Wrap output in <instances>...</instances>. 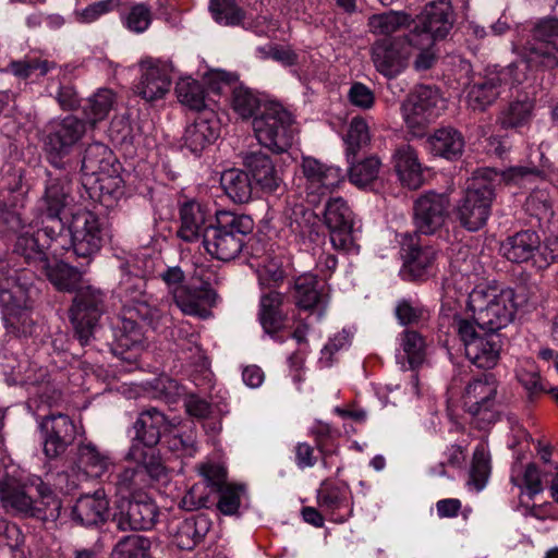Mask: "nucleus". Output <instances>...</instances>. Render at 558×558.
Masks as SVG:
<instances>
[{"label":"nucleus","mask_w":558,"mask_h":558,"mask_svg":"<svg viewBox=\"0 0 558 558\" xmlns=\"http://www.w3.org/2000/svg\"><path fill=\"white\" fill-rule=\"evenodd\" d=\"M86 133V122L73 114L50 121L44 131L43 145L48 162L59 170L70 165V156Z\"/></svg>","instance_id":"423d86ee"},{"label":"nucleus","mask_w":558,"mask_h":558,"mask_svg":"<svg viewBox=\"0 0 558 558\" xmlns=\"http://www.w3.org/2000/svg\"><path fill=\"white\" fill-rule=\"evenodd\" d=\"M251 180L265 193H275L282 185V178L271 158L262 151H251L243 157Z\"/></svg>","instance_id":"cd10ccee"},{"label":"nucleus","mask_w":558,"mask_h":558,"mask_svg":"<svg viewBox=\"0 0 558 558\" xmlns=\"http://www.w3.org/2000/svg\"><path fill=\"white\" fill-rule=\"evenodd\" d=\"M179 101L195 111H205L206 96L203 85L191 77L181 78L175 85Z\"/></svg>","instance_id":"de8ad7c7"},{"label":"nucleus","mask_w":558,"mask_h":558,"mask_svg":"<svg viewBox=\"0 0 558 558\" xmlns=\"http://www.w3.org/2000/svg\"><path fill=\"white\" fill-rule=\"evenodd\" d=\"M541 248V238L537 232L523 230L508 236L500 244L501 254L512 263H524L536 258Z\"/></svg>","instance_id":"72a5a7b5"},{"label":"nucleus","mask_w":558,"mask_h":558,"mask_svg":"<svg viewBox=\"0 0 558 558\" xmlns=\"http://www.w3.org/2000/svg\"><path fill=\"white\" fill-rule=\"evenodd\" d=\"M121 272L116 292L123 305L116 326L114 352L124 354L130 351L133 354L128 359H135L144 343V332L138 320L154 326L159 312L148 303L144 277L132 274L125 265L121 266Z\"/></svg>","instance_id":"f257e3e1"},{"label":"nucleus","mask_w":558,"mask_h":558,"mask_svg":"<svg viewBox=\"0 0 558 558\" xmlns=\"http://www.w3.org/2000/svg\"><path fill=\"white\" fill-rule=\"evenodd\" d=\"M533 109L530 99L512 101L500 112L498 123L505 130L524 126L530 122Z\"/></svg>","instance_id":"3c124183"},{"label":"nucleus","mask_w":558,"mask_h":558,"mask_svg":"<svg viewBox=\"0 0 558 558\" xmlns=\"http://www.w3.org/2000/svg\"><path fill=\"white\" fill-rule=\"evenodd\" d=\"M44 453L48 459L62 456L76 437V427L70 416L62 413L46 415L39 423Z\"/></svg>","instance_id":"4be33fe9"},{"label":"nucleus","mask_w":558,"mask_h":558,"mask_svg":"<svg viewBox=\"0 0 558 558\" xmlns=\"http://www.w3.org/2000/svg\"><path fill=\"white\" fill-rule=\"evenodd\" d=\"M120 4V0H101L89 4L81 11H76L77 21L81 23H92L99 16L110 12Z\"/></svg>","instance_id":"774afa93"},{"label":"nucleus","mask_w":558,"mask_h":558,"mask_svg":"<svg viewBox=\"0 0 558 558\" xmlns=\"http://www.w3.org/2000/svg\"><path fill=\"white\" fill-rule=\"evenodd\" d=\"M356 157H351L348 171L349 180L352 184L364 187L374 182L379 174L381 162L377 156H369L356 161Z\"/></svg>","instance_id":"49530a36"},{"label":"nucleus","mask_w":558,"mask_h":558,"mask_svg":"<svg viewBox=\"0 0 558 558\" xmlns=\"http://www.w3.org/2000/svg\"><path fill=\"white\" fill-rule=\"evenodd\" d=\"M124 26L134 33L145 32L151 23L150 9L144 3L134 4L123 20Z\"/></svg>","instance_id":"e2e57ef3"},{"label":"nucleus","mask_w":558,"mask_h":558,"mask_svg":"<svg viewBox=\"0 0 558 558\" xmlns=\"http://www.w3.org/2000/svg\"><path fill=\"white\" fill-rule=\"evenodd\" d=\"M498 387L499 381L493 373H483L469 380L463 389V408L478 429H486L499 420Z\"/></svg>","instance_id":"6e6552de"},{"label":"nucleus","mask_w":558,"mask_h":558,"mask_svg":"<svg viewBox=\"0 0 558 558\" xmlns=\"http://www.w3.org/2000/svg\"><path fill=\"white\" fill-rule=\"evenodd\" d=\"M40 270L59 291L76 292L82 288L80 286L83 271L65 262L57 260L54 264H50L48 259L47 267H43Z\"/></svg>","instance_id":"79ce46f5"},{"label":"nucleus","mask_w":558,"mask_h":558,"mask_svg":"<svg viewBox=\"0 0 558 558\" xmlns=\"http://www.w3.org/2000/svg\"><path fill=\"white\" fill-rule=\"evenodd\" d=\"M395 314L403 326H418L429 318V312L417 301L402 299L397 303Z\"/></svg>","instance_id":"6e6d98bb"},{"label":"nucleus","mask_w":558,"mask_h":558,"mask_svg":"<svg viewBox=\"0 0 558 558\" xmlns=\"http://www.w3.org/2000/svg\"><path fill=\"white\" fill-rule=\"evenodd\" d=\"M150 539L143 535L123 536L113 547L111 558H149Z\"/></svg>","instance_id":"603ef678"},{"label":"nucleus","mask_w":558,"mask_h":558,"mask_svg":"<svg viewBox=\"0 0 558 558\" xmlns=\"http://www.w3.org/2000/svg\"><path fill=\"white\" fill-rule=\"evenodd\" d=\"M107 310L106 293L93 286L78 289L69 308V316L75 337L82 345L89 343Z\"/></svg>","instance_id":"9d476101"},{"label":"nucleus","mask_w":558,"mask_h":558,"mask_svg":"<svg viewBox=\"0 0 558 558\" xmlns=\"http://www.w3.org/2000/svg\"><path fill=\"white\" fill-rule=\"evenodd\" d=\"M74 463L90 477H101L112 464L108 453L93 442H82L77 446Z\"/></svg>","instance_id":"a19ab883"},{"label":"nucleus","mask_w":558,"mask_h":558,"mask_svg":"<svg viewBox=\"0 0 558 558\" xmlns=\"http://www.w3.org/2000/svg\"><path fill=\"white\" fill-rule=\"evenodd\" d=\"M449 198L445 194L427 192L413 204V223L420 235H433L439 231L448 218Z\"/></svg>","instance_id":"aec40b11"},{"label":"nucleus","mask_w":558,"mask_h":558,"mask_svg":"<svg viewBox=\"0 0 558 558\" xmlns=\"http://www.w3.org/2000/svg\"><path fill=\"white\" fill-rule=\"evenodd\" d=\"M317 215L303 204L287 202L281 214L282 225L300 239L317 235Z\"/></svg>","instance_id":"e433bc0d"},{"label":"nucleus","mask_w":558,"mask_h":558,"mask_svg":"<svg viewBox=\"0 0 558 558\" xmlns=\"http://www.w3.org/2000/svg\"><path fill=\"white\" fill-rule=\"evenodd\" d=\"M156 504L144 495L126 498L121 497L116 505L112 521L120 531L150 530L157 520Z\"/></svg>","instance_id":"a211bd4d"},{"label":"nucleus","mask_w":558,"mask_h":558,"mask_svg":"<svg viewBox=\"0 0 558 558\" xmlns=\"http://www.w3.org/2000/svg\"><path fill=\"white\" fill-rule=\"evenodd\" d=\"M412 17L402 11H388L380 14H373L368 17L367 26L374 35L393 37L392 34L401 28L411 26Z\"/></svg>","instance_id":"c03bdc74"},{"label":"nucleus","mask_w":558,"mask_h":558,"mask_svg":"<svg viewBox=\"0 0 558 558\" xmlns=\"http://www.w3.org/2000/svg\"><path fill=\"white\" fill-rule=\"evenodd\" d=\"M241 486L231 485H227L223 488H221V490H218L220 493V496L217 507L220 510V512H222L226 515H232L238 513L241 504Z\"/></svg>","instance_id":"338daca9"},{"label":"nucleus","mask_w":558,"mask_h":558,"mask_svg":"<svg viewBox=\"0 0 558 558\" xmlns=\"http://www.w3.org/2000/svg\"><path fill=\"white\" fill-rule=\"evenodd\" d=\"M495 185L486 178H474L457 202L454 213L460 225L469 231L483 228L490 215Z\"/></svg>","instance_id":"9b49d317"},{"label":"nucleus","mask_w":558,"mask_h":558,"mask_svg":"<svg viewBox=\"0 0 558 558\" xmlns=\"http://www.w3.org/2000/svg\"><path fill=\"white\" fill-rule=\"evenodd\" d=\"M490 473L489 458L484 447L478 446L474 450L472 464L470 469L469 485L476 490L484 488Z\"/></svg>","instance_id":"13d9d810"},{"label":"nucleus","mask_w":558,"mask_h":558,"mask_svg":"<svg viewBox=\"0 0 558 558\" xmlns=\"http://www.w3.org/2000/svg\"><path fill=\"white\" fill-rule=\"evenodd\" d=\"M159 278L183 314L201 318L209 316L207 306L215 305L217 300V292L209 281H204L199 287H190L180 266H168Z\"/></svg>","instance_id":"39448f33"},{"label":"nucleus","mask_w":558,"mask_h":558,"mask_svg":"<svg viewBox=\"0 0 558 558\" xmlns=\"http://www.w3.org/2000/svg\"><path fill=\"white\" fill-rule=\"evenodd\" d=\"M258 282L263 288L277 287L286 277V271L274 259L259 265L257 269Z\"/></svg>","instance_id":"0e129e2a"},{"label":"nucleus","mask_w":558,"mask_h":558,"mask_svg":"<svg viewBox=\"0 0 558 558\" xmlns=\"http://www.w3.org/2000/svg\"><path fill=\"white\" fill-rule=\"evenodd\" d=\"M125 459L133 462L138 471L146 475L150 483L166 474V466L157 446H143L141 442H132Z\"/></svg>","instance_id":"4c0bfd02"},{"label":"nucleus","mask_w":558,"mask_h":558,"mask_svg":"<svg viewBox=\"0 0 558 558\" xmlns=\"http://www.w3.org/2000/svg\"><path fill=\"white\" fill-rule=\"evenodd\" d=\"M452 327L464 345L465 356L478 368L489 369L497 365L501 351V337L498 332L477 330L465 318L454 317Z\"/></svg>","instance_id":"f8f14e48"},{"label":"nucleus","mask_w":558,"mask_h":558,"mask_svg":"<svg viewBox=\"0 0 558 558\" xmlns=\"http://www.w3.org/2000/svg\"><path fill=\"white\" fill-rule=\"evenodd\" d=\"M167 424L166 415L158 409L151 407L143 410L134 422L135 436L132 442H141L143 446H157Z\"/></svg>","instance_id":"58836bf2"},{"label":"nucleus","mask_w":558,"mask_h":558,"mask_svg":"<svg viewBox=\"0 0 558 558\" xmlns=\"http://www.w3.org/2000/svg\"><path fill=\"white\" fill-rule=\"evenodd\" d=\"M456 22V14L450 0L427 2L422 11L411 21L409 35H425L433 40L445 39Z\"/></svg>","instance_id":"f3484780"},{"label":"nucleus","mask_w":558,"mask_h":558,"mask_svg":"<svg viewBox=\"0 0 558 558\" xmlns=\"http://www.w3.org/2000/svg\"><path fill=\"white\" fill-rule=\"evenodd\" d=\"M110 517V502L105 489L80 496L71 509L72 521L83 527L98 529Z\"/></svg>","instance_id":"393cba45"},{"label":"nucleus","mask_w":558,"mask_h":558,"mask_svg":"<svg viewBox=\"0 0 558 558\" xmlns=\"http://www.w3.org/2000/svg\"><path fill=\"white\" fill-rule=\"evenodd\" d=\"M393 168L404 186L416 190L423 184V170L415 149L400 144L392 155Z\"/></svg>","instance_id":"473e14b6"},{"label":"nucleus","mask_w":558,"mask_h":558,"mask_svg":"<svg viewBox=\"0 0 558 558\" xmlns=\"http://www.w3.org/2000/svg\"><path fill=\"white\" fill-rule=\"evenodd\" d=\"M220 184L235 204H245L252 199L253 183L247 171L235 168L225 170L220 177Z\"/></svg>","instance_id":"37998d69"},{"label":"nucleus","mask_w":558,"mask_h":558,"mask_svg":"<svg viewBox=\"0 0 558 558\" xmlns=\"http://www.w3.org/2000/svg\"><path fill=\"white\" fill-rule=\"evenodd\" d=\"M231 105L233 110L243 119L257 116V112H260L264 106L252 89L242 85L232 88Z\"/></svg>","instance_id":"864d4df0"},{"label":"nucleus","mask_w":558,"mask_h":558,"mask_svg":"<svg viewBox=\"0 0 558 558\" xmlns=\"http://www.w3.org/2000/svg\"><path fill=\"white\" fill-rule=\"evenodd\" d=\"M402 251L405 254V265L413 277L423 276L436 259V250L421 242V235L405 232L401 240Z\"/></svg>","instance_id":"2f4dec72"},{"label":"nucleus","mask_w":558,"mask_h":558,"mask_svg":"<svg viewBox=\"0 0 558 558\" xmlns=\"http://www.w3.org/2000/svg\"><path fill=\"white\" fill-rule=\"evenodd\" d=\"M284 294L270 290L263 293L259 299L258 320L264 331L275 336L284 325L287 314L282 310Z\"/></svg>","instance_id":"ea45409f"},{"label":"nucleus","mask_w":558,"mask_h":558,"mask_svg":"<svg viewBox=\"0 0 558 558\" xmlns=\"http://www.w3.org/2000/svg\"><path fill=\"white\" fill-rule=\"evenodd\" d=\"M441 101L438 90L432 86H417L403 101L401 111L410 129H422L430 123L439 113Z\"/></svg>","instance_id":"412c9836"},{"label":"nucleus","mask_w":558,"mask_h":558,"mask_svg":"<svg viewBox=\"0 0 558 558\" xmlns=\"http://www.w3.org/2000/svg\"><path fill=\"white\" fill-rule=\"evenodd\" d=\"M371 142L369 128L363 118H353L349 124L345 144L347 158L356 157L360 149L367 146Z\"/></svg>","instance_id":"5fc2aeb1"},{"label":"nucleus","mask_w":558,"mask_h":558,"mask_svg":"<svg viewBox=\"0 0 558 558\" xmlns=\"http://www.w3.org/2000/svg\"><path fill=\"white\" fill-rule=\"evenodd\" d=\"M49 231L56 235V251L60 255L72 250L86 264L99 252L105 236L98 216L86 209L74 213L68 228L62 220H53Z\"/></svg>","instance_id":"7ed1b4c3"},{"label":"nucleus","mask_w":558,"mask_h":558,"mask_svg":"<svg viewBox=\"0 0 558 558\" xmlns=\"http://www.w3.org/2000/svg\"><path fill=\"white\" fill-rule=\"evenodd\" d=\"M209 10L214 20L226 26L239 25L244 17L234 0H210Z\"/></svg>","instance_id":"4d7b16f0"},{"label":"nucleus","mask_w":558,"mask_h":558,"mask_svg":"<svg viewBox=\"0 0 558 558\" xmlns=\"http://www.w3.org/2000/svg\"><path fill=\"white\" fill-rule=\"evenodd\" d=\"M52 223H43V228L35 231H25L16 235L13 244V254L22 257L26 264L41 269L47 267L48 255L59 256L56 251V235L49 231Z\"/></svg>","instance_id":"6ab92c4d"},{"label":"nucleus","mask_w":558,"mask_h":558,"mask_svg":"<svg viewBox=\"0 0 558 558\" xmlns=\"http://www.w3.org/2000/svg\"><path fill=\"white\" fill-rule=\"evenodd\" d=\"M210 526V520L206 515L199 514L172 521L169 531L172 542L178 548L192 550L204 539Z\"/></svg>","instance_id":"c756f323"},{"label":"nucleus","mask_w":558,"mask_h":558,"mask_svg":"<svg viewBox=\"0 0 558 558\" xmlns=\"http://www.w3.org/2000/svg\"><path fill=\"white\" fill-rule=\"evenodd\" d=\"M252 125L258 143L270 151L282 154L292 146L293 119L280 104H264L262 111L254 117Z\"/></svg>","instance_id":"0eeeda50"},{"label":"nucleus","mask_w":558,"mask_h":558,"mask_svg":"<svg viewBox=\"0 0 558 558\" xmlns=\"http://www.w3.org/2000/svg\"><path fill=\"white\" fill-rule=\"evenodd\" d=\"M324 222L329 230L333 248L342 252L357 250L354 236V214L342 197H330L326 202Z\"/></svg>","instance_id":"dca6fc26"},{"label":"nucleus","mask_w":558,"mask_h":558,"mask_svg":"<svg viewBox=\"0 0 558 558\" xmlns=\"http://www.w3.org/2000/svg\"><path fill=\"white\" fill-rule=\"evenodd\" d=\"M25 536L20 526L4 519L0 520V546L8 547L12 554L25 551Z\"/></svg>","instance_id":"680f3d73"},{"label":"nucleus","mask_w":558,"mask_h":558,"mask_svg":"<svg viewBox=\"0 0 558 558\" xmlns=\"http://www.w3.org/2000/svg\"><path fill=\"white\" fill-rule=\"evenodd\" d=\"M369 51L376 71L388 80L396 78L405 71L412 58L409 33L378 38Z\"/></svg>","instance_id":"4468645a"},{"label":"nucleus","mask_w":558,"mask_h":558,"mask_svg":"<svg viewBox=\"0 0 558 558\" xmlns=\"http://www.w3.org/2000/svg\"><path fill=\"white\" fill-rule=\"evenodd\" d=\"M500 75L498 76L494 70L487 71L483 76L478 77L470 85L466 101L468 106L473 110L484 111L492 106L500 96L501 86Z\"/></svg>","instance_id":"c9c22d12"},{"label":"nucleus","mask_w":558,"mask_h":558,"mask_svg":"<svg viewBox=\"0 0 558 558\" xmlns=\"http://www.w3.org/2000/svg\"><path fill=\"white\" fill-rule=\"evenodd\" d=\"M71 191L72 182L68 174L52 177L49 173L39 206L44 216L43 223L62 220L60 214L72 201Z\"/></svg>","instance_id":"a878e982"},{"label":"nucleus","mask_w":558,"mask_h":558,"mask_svg":"<svg viewBox=\"0 0 558 558\" xmlns=\"http://www.w3.org/2000/svg\"><path fill=\"white\" fill-rule=\"evenodd\" d=\"M302 172L308 184V196L311 203H316L315 194L322 195L330 192L343 181L342 170L338 167L326 166L313 157H304L302 160Z\"/></svg>","instance_id":"bb28decb"},{"label":"nucleus","mask_w":558,"mask_h":558,"mask_svg":"<svg viewBox=\"0 0 558 558\" xmlns=\"http://www.w3.org/2000/svg\"><path fill=\"white\" fill-rule=\"evenodd\" d=\"M114 102V94L107 88L99 89L83 107L86 124L95 126L97 122L107 118Z\"/></svg>","instance_id":"09e8293b"},{"label":"nucleus","mask_w":558,"mask_h":558,"mask_svg":"<svg viewBox=\"0 0 558 558\" xmlns=\"http://www.w3.org/2000/svg\"><path fill=\"white\" fill-rule=\"evenodd\" d=\"M538 174V170L536 168L531 167H523V166H517V167H510L501 172H497L495 170L487 169L485 170V175L487 180H493V175L500 177V179L506 184H512V185H522L525 182L530 181L532 178L536 177Z\"/></svg>","instance_id":"bf43d9fd"},{"label":"nucleus","mask_w":558,"mask_h":558,"mask_svg":"<svg viewBox=\"0 0 558 558\" xmlns=\"http://www.w3.org/2000/svg\"><path fill=\"white\" fill-rule=\"evenodd\" d=\"M155 389L158 397L167 403H175L185 395V388L178 380L167 376L157 379Z\"/></svg>","instance_id":"69168bd1"},{"label":"nucleus","mask_w":558,"mask_h":558,"mask_svg":"<svg viewBox=\"0 0 558 558\" xmlns=\"http://www.w3.org/2000/svg\"><path fill=\"white\" fill-rule=\"evenodd\" d=\"M113 484L119 494L130 493L149 484L146 475L135 466L125 468L114 476Z\"/></svg>","instance_id":"052dcab7"},{"label":"nucleus","mask_w":558,"mask_h":558,"mask_svg":"<svg viewBox=\"0 0 558 558\" xmlns=\"http://www.w3.org/2000/svg\"><path fill=\"white\" fill-rule=\"evenodd\" d=\"M409 37L410 51H412V54L416 52L413 60V69L416 72L430 70L438 59V52L436 50L437 40H433L425 35H409Z\"/></svg>","instance_id":"a18cd8bd"},{"label":"nucleus","mask_w":558,"mask_h":558,"mask_svg":"<svg viewBox=\"0 0 558 558\" xmlns=\"http://www.w3.org/2000/svg\"><path fill=\"white\" fill-rule=\"evenodd\" d=\"M428 150L437 157L447 160L461 158L465 147L463 134L452 128L444 126L435 130L427 138Z\"/></svg>","instance_id":"f704fd0d"},{"label":"nucleus","mask_w":558,"mask_h":558,"mask_svg":"<svg viewBox=\"0 0 558 558\" xmlns=\"http://www.w3.org/2000/svg\"><path fill=\"white\" fill-rule=\"evenodd\" d=\"M400 348L411 368L420 366L426 355V340L424 336L412 329H405L400 333Z\"/></svg>","instance_id":"8fccbe9b"},{"label":"nucleus","mask_w":558,"mask_h":558,"mask_svg":"<svg viewBox=\"0 0 558 558\" xmlns=\"http://www.w3.org/2000/svg\"><path fill=\"white\" fill-rule=\"evenodd\" d=\"M219 122L213 110H205L198 114L194 122L186 126L184 145L194 155H199L219 136Z\"/></svg>","instance_id":"c85d7f7f"},{"label":"nucleus","mask_w":558,"mask_h":558,"mask_svg":"<svg viewBox=\"0 0 558 558\" xmlns=\"http://www.w3.org/2000/svg\"><path fill=\"white\" fill-rule=\"evenodd\" d=\"M293 303L300 311L308 312L320 320L329 304V294L326 286L311 272L298 276L294 279Z\"/></svg>","instance_id":"5701e85b"},{"label":"nucleus","mask_w":558,"mask_h":558,"mask_svg":"<svg viewBox=\"0 0 558 558\" xmlns=\"http://www.w3.org/2000/svg\"><path fill=\"white\" fill-rule=\"evenodd\" d=\"M0 506L12 517L47 523L59 520L62 500L39 476L5 477L0 481Z\"/></svg>","instance_id":"f03ea898"},{"label":"nucleus","mask_w":558,"mask_h":558,"mask_svg":"<svg viewBox=\"0 0 558 558\" xmlns=\"http://www.w3.org/2000/svg\"><path fill=\"white\" fill-rule=\"evenodd\" d=\"M526 69L551 71L558 68V20L544 19L534 24L522 49Z\"/></svg>","instance_id":"1a4fd4ad"},{"label":"nucleus","mask_w":558,"mask_h":558,"mask_svg":"<svg viewBox=\"0 0 558 558\" xmlns=\"http://www.w3.org/2000/svg\"><path fill=\"white\" fill-rule=\"evenodd\" d=\"M510 298L511 291L494 294L473 289L469 294V305L474 313L472 323L477 330L498 332L499 329L506 327L513 317V311L507 304Z\"/></svg>","instance_id":"ddd939ff"},{"label":"nucleus","mask_w":558,"mask_h":558,"mask_svg":"<svg viewBox=\"0 0 558 558\" xmlns=\"http://www.w3.org/2000/svg\"><path fill=\"white\" fill-rule=\"evenodd\" d=\"M253 229L254 221L250 216L220 210L215 214L211 226L205 229L202 243L213 258L230 262L243 251L244 240Z\"/></svg>","instance_id":"20e7f679"},{"label":"nucleus","mask_w":558,"mask_h":558,"mask_svg":"<svg viewBox=\"0 0 558 558\" xmlns=\"http://www.w3.org/2000/svg\"><path fill=\"white\" fill-rule=\"evenodd\" d=\"M140 69L141 76L134 85V93L147 102L163 98L172 82L169 66L160 61L143 60Z\"/></svg>","instance_id":"b1692460"},{"label":"nucleus","mask_w":558,"mask_h":558,"mask_svg":"<svg viewBox=\"0 0 558 558\" xmlns=\"http://www.w3.org/2000/svg\"><path fill=\"white\" fill-rule=\"evenodd\" d=\"M81 170L84 175L95 177L99 190H106L107 193L120 187L122 182L117 158L112 150L101 143H93L85 148Z\"/></svg>","instance_id":"2eb2a0df"},{"label":"nucleus","mask_w":558,"mask_h":558,"mask_svg":"<svg viewBox=\"0 0 558 558\" xmlns=\"http://www.w3.org/2000/svg\"><path fill=\"white\" fill-rule=\"evenodd\" d=\"M213 216L204 206L197 202H186L180 208L181 226L178 236L185 242H193L202 238L204 240L205 229L211 226Z\"/></svg>","instance_id":"7c9ffc66"}]
</instances>
